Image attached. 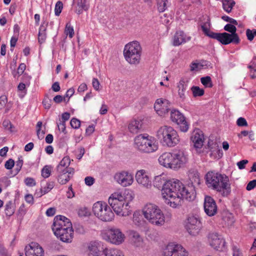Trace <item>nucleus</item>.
I'll list each match as a JSON object with an SVG mask.
<instances>
[{
    "label": "nucleus",
    "mask_w": 256,
    "mask_h": 256,
    "mask_svg": "<svg viewBox=\"0 0 256 256\" xmlns=\"http://www.w3.org/2000/svg\"><path fill=\"white\" fill-rule=\"evenodd\" d=\"M134 194L129 190L112 194L108 198V204L118 215L122 216L130 214V202L134 199Z\"/></svg>",
    "instance_id": "7ed1b4c3"
},
{
    "label": "nucleus",
    "mask_w": 256,
    "mask_h": 256,
    "mask_svg": "<svg viewBox=\"0 0 256 256\" xmlns=\"http://www.w3.org/2000/svg\"><path fill=\"white\" fill-rule=\"evenodd\" d=\"M246 35L249 40L252 41L253 40L254 36L253 30H250V29H247L246 30Z\"/></svg>",
    "instance_id": "052dcab7"
},
{
    "label": "nucleus",
    "mask_w": 256,
    "mask_h": 256,
    "mask_svg": "<svg viewBox=\"0 0 256 256\" xmlns=\"http://www.w3.org/2000/svg\"><path fill=\"white\" fill-rule=\"evenodd\" d=\"M88 211L86 208H81L78 209V214L80 217L86 216L88 215Z\"/></svg>",
    "instance_id": "de8ad7c7"
},
{
    "label": "nucleus",
    "mask_w": 256,
    "mask_h": 256,
    "mask_svg": "<svg viewBox=\"0 0 256 256\" xmlns=\"http://www.w3.org/2000/svg\"><path fill=\"white\" fill-rule=\"evenodd\" d=\"M22 160H19L16 162V168H14L15 172L14 174V176H15L18 173V172L20 171V170L22 168Z\"/></svg>",
    "instance_id": "6e6d98bb"
},
{
    "label": "nucleus",
    "mask_w": 256,
    "mask_h": 256,
    "mask_svg": "<svg viewBox=\"0 0 256 256\" xmlns=\"http://www.w3.org/2000/svg\"><path fill=\"white\" fill-rule=\"evenodd\" d=\"M208 238L210 245L214 249L220 248L223 244L224 240L221 236L216 232L210 233Z\"/></svg>",
    "instance_id": "b1692460"
},
{
    "label": "nucleus",
    "mask_w": 256,
    "mask_h": 256,
    "mask_svg": "<svg viewBox=\"0 0 256 256\" xmlns=\"http://www.w3.org/2000/svg\"><path fill=\"white\" fill-rule=\"evenodd\" d=\"M200 82L205 87L212 88L213 86L212 79L210 76L201 78Z\"/></svg>",
    "instance_id": "e433bc0d"
},
{
    "label": "nucleus",
    "mask_w": 256,
    "mask_h": 256,
    "mask_svg": "<svg viewBox=\"0 0 256 256\" xmlns=\"http://www.w3.org/2000/svg\"><path fill=\"white\" fill-rule=\"evenodd\" d=\"M54 186V182H51L46 184V186H44L42 190L44 191V194H46L49 192Z\"/></svg>",
    "instance_id": "8fccbe9b"
},
{
    "label": "nucleus",
    "mask_w": 256,
    "mask_h": 256,
    "mask_svg": "<svg viewBox=\"0 0 256 256\" xmlns=\"http://www.w3.org/2000/svg\"><path fill=\"white\" fill-rule=\"evenodd\" d=\"M84 180L86 185L90 186L93 184L94 180L91 176H87L85 178Z\"/></svg>",
    "instance_id": "338daca9"
},
{
    "label": "nucleus",
    "mask_w": 256,
    "mask_h": 256,
    "mask_svg": "<svg viewBox=\"0 0 256 256\" xmlns=\"http://www.w3.org/2000/svg\"><path fill=\"white\" fill-rule=\"evenodd\" d=\"M52 167L51 166H45L42 170V176L44 178H48L51 174Z\"/></svg>",
    "instance_id": "4c0bfd02"
},
{
    "label": "nucleus",
    "mask_w": 256,
    "mask_h": 256,
    "mask_svg": "<svg viewBox=\"0 0 256 256\" xmlns=\"http://www.w3.org/2000/svg\"><path fill=\"white\" fill-rule=\"evenodd\" d=\"M191 90L194 97L201 96L204 94V90L198 86H193Z\"/></svg>",
    "instance_id": "58836bf2"
},
{
    "label": "nucleus",
    "mask_w": 256,
    "mask_h": 256,
    "mask_svg": "<svg viewBox=\"0 0 256 256\" xmlns=\"http://www.w3.org/2000/svg\"><path fill=\"white\" fill-rule=\"evenodd\" d=\"M7 102V98L6 96H0V110H2L4 106Z\"/></svg>",
    "instance_id": "680f3d73"
},
{
    "label": "nucleus",
    "mask_w": 256,
    "mask_h": 256,
    "mask_svg": "<svg viewBox=\"0 0 256 256\" xmlns=\"http://www.w3.org/2000/svg\"><path fill=\"white\" fill-rule=\"evenodd\" d=\"M188 178L190 184L184 186L178 180H169L164 186L162 194L164 197H170L174 200L170 202V206L176 208L182 204V199L189 201L193 200L196 197L195 185L200 184L199 173L197 170H190L188 173Z\"/></svg>",
    "instance_id": "f257e3e1"
},
{
    "label": "nucleus",
    "mask_w": 256,
    "mask_h": 256,
    "mask_svg": "<svg viewBox=\"0 0 256 256\" xmlns=\"http://www.w3.org/2000/svg\"><path fill=\"white\" fill-rule=\"evenodd\" d=\"M174 164L175 169H178L188 162V156L186 153L182 150H178L174 152Z\"/></svg>",
    "instance_id": "a211bd4d"
},
{
    "label": "nucleus",
    "mask_w": 256,
    "mask_h": 256,
    "mask_svg": "<svg viewBox=\"0 0 256 256\" xmlns=\"http://www.w3.org/2000/svg\"><path fill=\"white\" fill-rule=\"evenodd\" d=\"M52 100L48 97V94H46L42 100V104L46 110H49L52 106Z\"/></svg>",
    "instance_id": "a19ab883"
},
{
    "label": "nucleus",
    "mask_w": 256,
    "mask_h": 256,
    "mask_svg": "<svg viewBox=\"0 0 256 256\" xmlns=\"http://www.w3.org/2000/svg\"><path fill=\"white\" fill-rule=\"evenodd\" d=\"M57 126L59 130H61L64 134L66 133V122H62L61 120H60L59 122L57 123Z\"/></svg>",
    "instance_id": "603ef678"
},
{
    "label": "nucleus",
    "mask_w": 256,
    "mask_h": 256,
    "mask_svg": "<svg viewBox=\"0 0 256 256\" xmlns=\"http://www.w3.org/2000/svg\"><path fill=\"white\" fill-rule=\"evenodd\" d=\"M248 160H242L237 163L239 169L242 170L245 168V166L248 163Z\"/></svg>",
    "instance_id": "69168bd1"
},
{
    "label": "nucleus",
    "mask_w": 256,
    "mask_h": 256,
    "mask_svg": "<svg viewBox=\"0 0 256 256\" xmlns=\"http://www.w3.org/2000/svg\"><path fill=\"white\" fill-rule=\"evenodd\" d=\"M92 212L95 216L104 222L112 221L114 216L111 208L106 202L100 201L94 204Z\"/></svg>",
    "instance_id": "1a4fd4ad"
},
{
    "label": "nucleus",
    "mask_w": 256,
    "mask_h": 256,
    "mask_svg": "<svg viewBox=\"0 0 256 256\" xmlns=\"http://www.w3.org/2000/svg\"><path fill=\"white\" fill-rule=\"evenodd\" d=\"M54 232L56 238L64 242L70 243L72 241L74 238V230L72 228L61 230Z\"/></svg>",
    "instance_id": "aec40b11"
},
{
    "label": "nucleus",
    "mask_w": 256,
    "mask_h": 256,
    "mask_svg": "<svg viewBox=\"0 0 256 256\" xmlns=\"http://www.w3.org/2000/svg\"><path fill=\"white\" fill-rule=\"evenodd\" d=\"M88 250L89 256H104L102 254L103 248L100 242H91L88 245Z\"/></svg>",
    "instance_id": "5701e85b"
},
{
    "label": "nucleus",
    "mask_w": 256,
    "mask_h": 256,
    "mask_svg": "<svg viewBox=\"0 0 256 256\" xmlns=\"http://www.w3.org/2000/svg\"><path fill=\"white\" fill-rule=\"evenodd\" d=\"M129 236L132 242L136 246H138L141 245L142 242V238L138 232L134 230H130Z\"/></svg>",
    "instance_id": "c85d7f7f"
},
{
    "label": "nucleus",
    "mask_w": 256,
    "mask_h": 256,
    "mask_svg": "<svg viewBox=\"0 0 256 256\" xmlns=\"http://www.w3.org/2000/svg\"><path fill=\"white\" fill-rule=\"evenodd\" d=\"M178 94L182 100L186 98L185 92L186 90L187 85L184 80H180L178 84Z\"/></svg>",
    "instance_id": "7c9ffc66"
},
{
    "label": "nucleus",
    "mask_w": 256,
    "mask_h": 256,
    "mask_svg": "<svg viewBox=\"0 0 256 256\" xmlns=\"http://www.w3.org/2000/svg\"><path fill=\"white\" fill-rule=\"evenodd\" d=\"M70 228H72V224L68 218L60 215L55 216L52 226L54 232Z\"/></svg>",
    "instance_id": "ddd939ff"
},
{
    "label": "nucleus",
    "mask_w": 256,
    "mask_h": 256,
    "mask_svg": "<svg viewBox=\"0 0 256 256\" xmlns=\"http://www.w3.org/2000/svg\"><path fill=\"white\" fill-rule=\"evenodd\" d=\"M58 172V181L61 184L67 183L72 176L74 172V168H66V169L56 170Z\"/></svg>",
    "instance_id": "f3484780"
},
{
    "label": "nucleus",
    "mask_w": 256,
    "mask_h": 256,
    "mask_svg": "<svg viewBox=\"0 0 256 256\" xmlns=\"http://www.w3.org/2000/svg\"><path fill=\"white\" fill-rule=\"evenodd\" d=\"M143 122L141 120H132L128 125V130L132 134L140 132L142 128Z\"/></svg>",
    "instance_id": "a878e982"
},
{
    "label": "nucleus",
    "mask_w": 256,
    "mask_h": 256,
    "mask_svg": "<svg viewBox=\"0 0 256 256\" xmlns=\"http://www.w3.org/2000/svg\"><path fill=\"white\" fill-rule=\"evenodd\" d=\"M104 238L108 242L116 245L122 244L125 240V236L117 228H111L106 230Z\"/></svg>",
    "instance_id": "9d476101"
},
{
    "label": "nucleus",
    "mask_w": 256,
    "mask_h": 256,
    "mask_svg": "<svg viewBox=\"0 0 256 256\" xmlns=\"http://www.w3.org/2000/svg\"><path fill=\"white\" fill-rule=\"evenodd\" d=\"M71 126L75 129L78 128L80 126V122L76 118H72L70 122Z\"/></svg>",
    "instance_id": "49530a36"
},
{
    "label": "nucleus",
    "mask_w": 256,
    "mask_h": 256,
    "mask_svg": "<svg viewBox=\"0 0 256 256\" xmlns=\"http://www.w3.org/2000/svg\"><path fill=\"white\" fill-rule=\"evenodd\" d=\"M185 228L190 235L196 236L200 230V221L194 216H189L185 222Z\"/></svg>",
    "instance_id": "9b49d317"
},
{
    "label": "nucleus",
    "mask_w": 256,
    "mask_h": 256,
    "mask_svg": "<svg viewBox=\"0 0 256 256\" xmlns=\"http://www.w3.org/2000/svg\"><path fill=\"white\" fill-rule=\"evenodd\" d=\"M170 119L174 122L180 126V130L186 132L188 129V124L186 120L185 117L178 110H172L170 112Z\"/></svg>",
    "instance_id": "4468645a"
},
{
    "label": "nucleus",
    "mask_w": 256,
    "mask_h": 256,
    "mask_svg": "<svg viewBox=\"0 0 256 256\" xmlns=\"http://www.w3.org/2000/svg\"><path fill=\"white\" fill-rule=\"evenodd\" d=\"M204 210L206 214L212 216L217 212V206L214 200L210 196H206L204 204Z\"/></svg>",
    "instance_id": "6ab92c4d"
},
{
    "label": "nucleus",
    "mask_w": 256,
    "mask_h": 256,
    "mask_svg": "<svg viewBox=\"0 0 256 256\" xmlns=\"http://www.w3.org/2000/svg\"><path fill=\"white\" fill-rule=\"evenodd\" d=\"M194 146L196 148H201L204 142V136L199 132H196L191 137Z\"/></svg>",
    "instance_id": "cd10ccee"
},
{
    "label": "nucleus",
    "mask_w": 256,
    "mask_h": 256,
    "mask_svg": "<svg viewBox=\"0 0 256 256\" xmlns=\"http://www.w3.org/2000/svg\"><path fill=\"white\" fill-rule=\"evenodd\" d=\"M222 18L224 20V21L228 22H230L232 24L237 25L238 22L236 20L234 19H233L231 18H230L229 16H224L222 17Z\"/></svg>",
    "instance_id": "4d7b16f0"
},
{
    "label": "nucleus",
    "mask_w": 256,
    "mask_h": 256,
    "mask_svg": "<svg viewBox=\"0 0 256 256\" xmlns=\"http://www.w3.org/2000/svg\"><path fill=\"white\" fill-rule=\"evenodd\" d=\"M233 256H242L240 249L236 246L232 248Z\"/></svg>",
    "instance_id": "774afa93"
},
{
    "label": "nucleus",
    "mask_w": 256,
    "mask_h": 256,
    "mask_svg": "<svg viewBox=\"0 0 256 256\" xmlns=\"http://www.w3.org/2000/svg\"><path fill=\"white\" fill-rule=\"evenodd\" d=\"M144 217L152 224L161 226L165 223V216L162 210L156 204L148 203L144 205L142 210Z\"/></svg>",
    "instance_id": "39448f33"
},
{
    "label": "nucleus",
    "mask_w": 256,
    "mask_h": 256,
    "mask_svg": "<svg viewBox=\"0 0 256 256\" xmlns=\"http://www.w3.org/2000/svg\"><path fill=\"white\" fill-rule=\"evenodd\" d=\"M3 126L5 128L9 130L10 132H13L14 126L11 124L10 122L8 120H4L2 122Z\"/></svg>",
    "instance_id": "5fc2aeb1"
},
{
    "label": "nucleus",
    "mask_w": 256,
    "mask_h": 256,
    "mask_svg": "<svg viewBox=\"0 0 256 256\" xmlns=\"http://www.w3.org/2000/svg\"><path fill=\"white\" fill-rule=\"evenodd\" d=\"M133 222L137 226H140L142 224L141 216L138 213L134 212L133 214Z\"/></svg>",
    "instance_id": "c03bdc74"
},
{
    "label": "nucleus",
    "mask_w": 256,
    "mask_h": 256,
    "mask_svg": "<svg viewBox=\"0 0 256 256\" xmlns=\"http://www.w3.org/2000/svg\"><path fill=\"white\" fill-rule=\"evenodd\" d=\"M64 32L66 35H68L70 38H72L74 34V30L70 23H67Z\"/></svg>",
    "instance_id": "79ce46f5"
},
{
    "label": "nucleus",
    "mask_w": 256,
    "mask_h": 256,
    "mask_svg": "<svg viewBox=\"0 0 256 256\" xmlns=\"http://www.w3.org/2000/svg\"><path fill=\"white\" fill-rule=\"evenodd\" d=\"M54 101L56 104H60L62 102L64 101L68 102L69 101V99L66 100L65 96L62 97L60 95H57L55 96L53 99Z\"/></svg>",
    "instance_id": "09e8293b"
},
{
    "label": "nucleus",
    "mask_w": 256,
    "mask_h": 256,
    "mask_svg": "<svg viewBox=\"0 0 256 256\" xmlns=\"http://www.w3.org/2000/svg\"><path fill=\"white\" fill-rule=\"evenodd\" d=\"M70 163V160L68 156L64 157L60 162L57 166L56 170L66 169V168H70L68 166Z\"/></svg>",
    "instance_id": "72a5a7b5"
},
{
    "label": "nucleus",
    "mask_w": 256,
    "mask_h": 256,
    "mask_svg": "<svg viewBox=\"0 0 256 256\" xmlns=\"http://www.w3.org/2000/svg\"><path fill=\"white\" fill-rule=\"evenodd\" d=\"M190 40V36H187L182 31L176 32L173 38V45L178 46Z\"/></svg>",
    "instance_id": "393cba45"
},
{
    "label": "nucleus",
    "mask_w": 256,
    "mask_h": 256,
    "mask_svg": "<svg viewBox=\"0 0 256 256\" xmlns=\"http://www.w3.org/2000/svg\"><path fill=\"white\" fill-rule=\"evenodd\" d=\"M207 21L202 24V29L204 34L212 38L216 39L224 45L228 44L231 42L238 44L240 39L236 33V28L232 24H227L224 27V30L227 32L218 33L214 32L210 30V19L206 16Z\"/></svg>",
    "instance_id": "f03ea898"
},
{
    "label": "nucleus",
    "mask_w": 256,
    "mask_h": 256,
    "mask_svg": "<svg viewBox=\"0 0 256 256\" xmlns=\"http://www.w3.org/2000/svg\"><path fill=\"white\" fill-rule=\"evenodd\" d=\"M164 256H188V252L178 244L170 243L164 250Z\"/></svg>",
    "instance_id": "f8f14e48"
},
{
    "label": "nucleus",
    "mask_w": 256,
    "mask_h": 256,
    "mask_svg": "<svg viewBox=\"0 0 256 256\" xmlns=\"http://www.w3.org/2000/svg\"><path fill=\"white\" fill-rule=\"evenodd\" d=\"M134 144L139 150L144 152H152L158 148L154 138L147 134L136 136L134 138Z\"/></svg>",
    "instance_id": "6e6552de"
},
{
    "label": "nucleus",
    "mask_w": 256,
    "mask_h": 256,
    "mask_svg": "<svg viewBox=\"0 0 256 256\" xmlns=\"http://www.w3.org/2000/svg\"><path fill=\"white\" fill-rule=\"evenodd\" d=\"M92 86L96 90H98L100 89V82L96 78H94L92 82Z\"/></svg>",
    "instance_id": "0e129e2a"
},
{
    "label": "nucleus",
    "mask_w": 256,
    "mask_h": 256,
    "mask_svg": "<svg viewBox=\"0 0 256 256\" xmlns=\"http://www.w3.org/2000/svg\"><path fill=\"white\" fill-rule=\"evenodd\" d=\"M136 179L139 184L144 188H148L152 186V182L149 176L144 170L137 172L136 174Z\"/></svg>",
    "instance_id": "412c9836"
},
{
    "label": "nucleus",
    "mask_w": 256,
    "mask_h": 256,
    "mask_svg": "<svg viewBox=\"0 0 256 256\" xmlns=\"http://www.w3.org/2000/svg\"><path fill=\"white\" fill-rule=\"evenodd\" d=\"M6 214L7 216H10L14 213L13 209L12 208V203L9 202L6 204L5 206Z\"/></svg>",
    "instance_id": "a18cd8bd"
},
{
    "label": "nucleus",
    "mask_w": 256,
    "mask_h": 256,
    "mask_svg": "<svg viewBox=\"0 0 256 256\" xmlns=\"http://www.w3.org/2000/svg\"><path fill=\"white\" fill-rule=\"evenodd\" d=\"M104 256H124L122 250L117 248H106L102 250Z\"/></svg>",
    "instance_id": "c756f323"
},
{
    "label": "nucleus",
    "mask_w": 256,
    "mask_h": 256,
    "mask_svg": "<svg viewBox=\"0 0 256 256\" xmlns=\"http://www.w3.org/2000/svg\"><path fill=\"white\" fill-rule=\"evenodd\" d=\"M168 0H157L158 9L160 12H164L166 8Z\"/></svg>",
    "instance_id": "ea45409f"
},
{
    "label": "nucleus",
    "mask_w": 256,
    "mask_h": 256,
    "mask_svg": "<svg viewBox=\"0 0 256 256\" xmlns=\"http://www.w3.org/2000/svg\"><path fill=\"white\" fill-rule=\"evenodd\" d=\"M156 136L164 146L174 147L180 142V137L177 132L172 127L162 126L159 128Z\"/></svg>",
    "instance_id": "423d86ee"
},
{
    "label": "nucleus",
    "mask_w": 256,
    "mask_h": 256,
    "mask_svg": "<svg viewBox=\"0 0 256 256\" xmlns=\"http://www.w3.org/2000/svg\"><path fill=\"white\" fill-rule=\"evenodd\" d=\"M44 250L38 243L33 245V256H44Z\"/></svg>",
    "instance_id": "f704fd0d"
},
{
    "label": "nucleus",
    "mask_w": 256,
    "mask_h": 256,
    "mask_svg": "<svg viewBox=\"0 0 256 256\" xmlns=\"http://www.w3.org/2000/svg\"><path fill=\"white\" fill-rule=\"evenodd\" d=\"M222 2L224 10L228 13L232 11L233 6L236 4L233 0H223Z\"/></svg>",
    "instance_id": "473e14b6"
},
{
    "label": "nucleus",
    "mask_w": 256,
    "mask_h": 256,
    "mask_svg": "<svg viewBox=\"0 0 256 256\" xmlns=\"http://www.w3.org/2000/svg\"><path fill=\"white\" fill-rule=\"evenodd\" d=\"M63 8V4L62 2L58 1L56 4L54 8L55 15L58 16L62 12Z\"/></svg>",
    "instance_id": "37998d69"
},
{
    "label": "nucleus",
    "mask_w": 256,
    "mask_h": 256,
    "mask_svg": "<svg viewBox=\"0 0 256 256\" xmlns=\"http://www.w3.org/2000/svg\"><path fill=\"white\" fill-rule=\"evenodd\" d=\"M236 124L239 126H248L246 119L242 117H240L237 120Z\"/></svg>",
    "instance_id": "864d4df0"
},
{
    "label": "nucleus",
    "mask_w": 256,
    "mask_h": 256,
    "mask_svg": "<svg viewBox=\"0 0 256 256\" xmlns=\"http://www.w3.org/2000/svg\"><path fill=\"white\" fill-rule=\"evenodd\" d=\"M26 66L24 64L22 63L20 64L18 68L17 71H14L12 72V75L14 78H18L20 75H22L24 70H26Z\"/></svg>",
    "instance_id": "c9c22d12"
},
{
    "label": "nucleus",
    "mask_w": 256,
    "mask_h": 256,
    "mask_svg": "<svg viewBox=\"0 0 256 256\" xmlns=\"http://www.w3.org/2000/svg\"><path fill=\"white\" fill-rule=\"evenodd\" d=\"M170 103L166 99L160 98L156 100L154 104V108L157 114L162 116L168 112Z\"/></svg>",
    "instance_id": "dca6fc26"
},
{
    "label": "nucleus",
    "mask_w": 256,
    "mask_h": 256,
    "mask_svg": "<svg viewBox=\"0 0 256 256\" xmlns=\"http://www.w3.org/2000/svg\"><path fill=\"white\" fill-rule=\"evenodd\" d=\"M168 180L166 182H164V180H162V178L160 176H157L155 178L154 181V186L158 188H160L162 187V198L166 200V202L169 204L170 206V202H173L174 200L171 198L170 197L168 196L164 197V194H162V190L164 188V186L167 182Z\"/></svg>",
    "instance_id": "bb28decb"
},
{
    "label": "nucleus",
    "mask_w": 256,
    "mask_h": 256,
    "mask_svg": "<svg viewBox=\"0 0 256 256\" xmlns=\"http://www.w3.org/2000/svg\"><path fill=\"white\" fill-rule=\"evenodd\" d=\"M207 186L212 190L222 192L223 196H226L231 192L228 177L218 172H208L205 176Z\"/></svg>",
    "instance_id": "20e7f679"
},
{
    "label": "nucleus",
    "mask_w": 256,
    "mask_h": 256,
    "mask_svg": "<svg viewBox=\"0 0 256 256\" xmlns=\"http://www.w3.org/2000/svg\"><path fill=\"white\" fill-rule=\"evenodd\" d=\"M114 178L118 183L122 186H130L134 182L132 174L126 171L116 173Z\"/></svg>",
    "instance_id": "2eb2a0df"
},
{
    "label": "nucleus",
    "mask_w": 256,
    "mask_h": 256,
    "mask_svg": "<svg viewBox=\"0 0 256 256\" xmlns=\"http://www.w3.org/2000/svg\"><path fill=\"white\" fill-rule=\"evenodd\" d=\"M142 48L137 41H134L126 44L124 50L126 60L130 64H137L140 63Z\"/></svg>",
    "instance_id": "0eeeda50"
},
{
    "label": "nucleus",
    "mask_w": 256,
    "mask_h": 256,
    "mask_svg": "<svg viewBox=\"0 0 256 256\" xmlns=\"http://www.w3.org/2000/svg\"><path fill=\"white\" fill-rule=\"evenodd\" d=\"M190 67L191 71H198L202 68V65L198 63L193 62L191 64Z\"/></svg>",
    "instance_id": "3c124183"
},
{
    "label": "nucleus",
    "mask_w": 256,
    "mask_h": 256,
    "mask_svg": "<svg viewBox=\"0 0 256 256\" xmlns=\"http://www.w3.org/2000/svg\"><path fill=\"white\" fill-rule=\"evenodd\" d=\"M47 24L44 22L41 24L39 29L38 42L42 44L44 42L46 38V29Z\"/></svg>",
    "instance_id": "2f4dec72"
},
{
    "label": "nucleus",
    "mask_w": 256,
    "mask_h": 256,
    "mask_svg": "<svg viewBox=\"0 0 256 256\" xmlns=\"http://www.w3.org/2000/svg\"><path fill=\"white\" fill-rule=\"evenodd\" d=\"M32 250V246L31 244H29L25 248V255L26 256H32L31 250Z\"/></svg>",
    "instance_id": "e2e57ef3"
},
{
    "label": "nucleus",
    "mask_w": 256,
    "mask_h": 256,
    "mask_svg": "<svg viewBox=\"0 0 256 256\" xmlns=\"http://www.w3.org/2000/svg\"><path fill=\"white\" fill-rule=\"evenodd\" d=\"M14 164V162L12 159H10L8 160H7L4 164L5 168L8 170H10L12 169Z\"/></svg>",
    "instance_id": "13d9d810"
},
{
    "label": "nucleus",
    "mask_w": 256,
    "mask_h": 256,
    "mask_svg": "<svg viewBox=\"0 0 256 256\" xmlns=\"http://www.w3.org/2000/svg\"><path fill=\"white\" fill-rule=\"evenodd\" d=\"M256 186V180L250 181L247 184L246 189L247 190H250Z\"/></svg>",
    "instance_id": "bf43d9fd"
},
{
    "label": "nucleus",
    "mask_w": 256,
    "mask_h": 256,
    "mask_svg": "<svg viewBox=\"0 0 256 256\" xmlns=\"http://www.w3.org/2000/svg\"><path fill=\"white\" fill-rule=\"evenodd\" d=\"M174 154L171 152H164L158 158V162L160 164L168 168L175 170L174 161Z\"/></svg>",
    "instance_id": "4be33fe9"
}]
</instances>
